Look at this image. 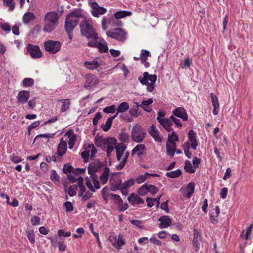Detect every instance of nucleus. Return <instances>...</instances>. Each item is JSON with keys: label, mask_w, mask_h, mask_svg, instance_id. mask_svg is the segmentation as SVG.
Masks as SVG:
<instances>
[{"label": "nucleus", "mask_w": 253, "mask_h": 253, "mask_svg": "<svg viewBox=\"0 0 253 253\" xmlns=\"http://www.w3.org/2000/svg\"><path fill=\"white\" fill-rule=\"evenodd\" d=\"M62 170L65 174H71L73 173L75 169L70 164L66 163L64 165Z\"/></svg>", "instance_id": "36"}, {"label": "nucleus", "mask_w": 253, "mask_h": 253, "mask_svg": "<svg viewBox=\"0 0 253 253\" xmlns=\"http://www.w3.org/2000/svg\"><path fill=\"white\" fill-rule=\"evenodd\" d=\"M86 180L85 184L87 187L92 192H95L96 190L94 186H92L91 182L89 178L88 177L85 178Z\"/></svg>", "instance_id": "54"}, {"label": "nucleus", "mask_w": 253, "mask_h": 253, "mask_svg": "<svg viewBox=\"0 0 253 253\" xmlns=\"http://www.w3.org/2000/svg\"><path fill=\"white\" fill-rule=\"evenodd\" d=\"M169 202V200H167L166 202L161 203L160 206V208L162 210L165 211L166 213H169V210L168 206Z\"/></svg>", "instance_id": "61"}, {"label": "nucleus", "mask_w": 253, "mask_h": 253, "mask_svg": "<svg viewBox=\"0 0 253 253\" xmlns=\"http://www.w3.org/2000/svg\"><path fill=\"white\" fill-rule=\"evenodd\" d=\"M158 221L160 222L159 224V227L160 229L167 228L169 227L172 223V219L168 215H163L160 216Z\"/></svg>", "instance_id": "16"}, {"label": "nucleus", "mask_w": 253, "mask_h": 253, "mask_svg": "<svg viewBox=\"0 0 253 253\" xmlns=\"http://www.w3.org/2000/svg\"><path fill=\"white\" fill-rule=\"evenodd\" d=\"M182 173L181 170L177 169L175 170L166 172V176L169 178H175L180 176Z\"/></svg>", "instance_id": "32"}, {"label": "nucleus", "mask_w": 253, "mask_h": 253, "mask_svg": "<svg viewBox=\"0 0 253 253\" xmlns=\"http://www.w3.org/2000/svg\"><path fill=\"white\" fill-rule=\"evenodd\" d=\"M27 51L33 59H37L42 56V53L39 45L29 43L26 47Z\"/></svg>", "instance_id": "8"}, {"label": "nucleus", "mask_w": 253, "mask_h": 253, "mask_svg": "<svg viewBox=\"0 0 253 253\" xmlns=\"http://www.w3.org/2000/svg\"><path fill=\"white\" fill-rule=\"evenodd\" d=\"M79 23V19L77 18H65L64 28L68 38L71 41L73 38V31Z\"/></svg>", "instance_id": "5"}, {"label": "nucleus", "mask_w": 253, "mask_h": 253, "mask_svg": "<svg viewBox=\"0 0 253 253\" xmlns=\"http://www.w3.org/2000/svg\"><path fill=\"white\" fill-rule=\"evenodd\" d=\"M112 123V118H108L105 124H102L101 125V127L104 131L107 132L111 128Z\"/></svg>", "instance_id": "35"}, {"label": "nucleus", "mask_w": 253, "mask_h": 253, "mask_svg": "<svg viewBox=\"0 0 253 253\" xmlns=\"http://www.w3.org/2000/svg\"><path fill=\"white\" fill-rule=\"evenodd\" d=\"M3 4L6 6H8L9 11H13L15 8V3L13 0H2Z\"/></svg>", "instance_id": "41"}, {"label": "nucleus", "mask_w": 253, "mask_h": 253, "mask_svg": "<svg viewBox=\"0 0 253 253\" xmlns=\"http://www.w3.org/2000/svg\"><path fill=\"white\" fill-rule=\"evenodd\" d=\"M127 200L132 206L144 203V200L134 193L129 195L127 197Z\"/></svg>", "instance_id": "15"}, {"label": "nucleus", "mask_w": 253, "mask_h": 253, "mask_svg": "<svg viewBox=\"0 0 253 253\" xmlns=\"http://www.w3.org/2000/svg\"><path fill=\"white\" fill-rule=\"evenodd\" d=\"M146 135L145 129L139 124H135L133 126L131 132L132 141L138 143H141L145 138Z\"/></svg>", "instance_id": "4"}, {"label": "nucleus", "mask_w": 253, "mask_h": 253, "mask_svg": "<svg viewBox=\"0 0 253 253\" xmlns=\"http://www.w3.org/2000/svg\"><path fill=\"white\" fill-rule=\"evenodd\" d=\"M36 19V16L33 13L31 12H26L23 17V21L25 24L29 23L31 20Z\"/></svg>", "instance_id": "29"}, {"label": "nucleus", "mask_w": 253, "mask_h": 253, "mask_svg": "<svg viewBox=\"0 0 253 253\" xmlns=\"http://www.w3.org/2000/svg\"><path fill=\"white\" fill-rule=\"evenodd\" d=\"M67 147L65 146H60L58 145L57 154L58 156L62 157L66 152Z\"/></svg>", "instance_id": "50"}, {"label": "nucleus", "mask_w": 253, "mask_h": 253, "mask_svg": "<svg viewBox=\"0 0 253 253\" xmlns=\"http://www.w3.org/2000/svg\"><path fill=\"white\" fill-rule=\"evenodd\" d=\"M85 83L84 86L86 89L95 86L98 83V80L97 77L92 74H87L85 76Z\"/></svg>", "instance_id": "9"}, {"label": "nucleus", "mask_w": 253, "mask_h": 253, "mask_svg": "<svg viewBox=\"0 0 253 253\" xmlns=\"http://www.w3.org/2000/svg\"><path fill=\"white\" fill-rule=\"evenodd\" d=\"M179 140L178 136L174 131H172L171 133L168 134V138L167 143H169L171 145L172 148L175 149L176 148V144L175 142Z\"/></svg>", "instance_id": "22"}, {"label": "nucleus", "mask_w": 253, "mask_h": 253, "mask_svg": "<svg viewBox=\"0 0 253 253\" xmlns=\"http://www.w3.org/2000/svg\"><path fill=\"white\" fill-rule=\"evenodd\" d=\"M159 123L165 129L172 125V122L168 118H164L163 120H161Z\"/></svg>", "instance_id": "40"}, {"label": "nucleus", "mask_w": 253, "mask_h": 253, "mask_svg": "<svg viewBox=\"0 0 253 253\" xmlns=\"http://www.w3.org/2000/svg\"><path fill=\"white\" fill-rule=\"evenodd\" d=\"M71 232L68 231L65 232L64 230L63 229H59L58 231L57 235L59 237H68L71 236Z\"/></svg>", "instance_id": "60"}, {"label": "nucleus", "mask_w": 253, "mask_h": 253, "mask_svg": "<svg viewBox=\"0 0 253 253\" xmlns=\"http://www.w3.org/2000/svg\"><path fill=\"white\" fill-rule=\"evenodd\" d=\"M27 237L31 244H34L35 242V234L33 230L26 231Z\"/></svg>", "instance_id": "43"}, {"label": "nucleus", "mask_w": 253, "mask_h": 253, "mask_svg": "<svg viewBox=\"0 0 253 253\" xmlns=\"http://www.w3.org/2000/svg\"><path fill=\"white\" fill-rule=\"evenodd\" d=\"M61 47V43L57 41L48 40L44 42V48L45 51L50 54H55L59 51Z\"/></svg>", "instance_id": "7"}, {"label": "nucleus", "mask_w": 253, "mask_h": 253, "mask_svg": "<svg viewBox=\"0 0 253 253\" xmlns=\"http://www.w3.org/2000/svg\"><path fill=\"white\" fill-rule=\"evenodd\" d=\"M132 15V12L130 11L122 10L115 12L114 14L115 19H120L127 16H130Z\"/></svg>", "instance_id": "27"}, {"label": "nucleus", "mask_w": 253, "mask_h": 253, "mask_svg": "<svg viewBox=\"0 0 253 253\" xmlns=\"http://www.w3.org/2000/svg\"><path fill=\"white\" fill-rule=\"evenodd\" d=\"M60 101L62 102L61 112H64L66 111L70 107V102L69 99H62L60 100Z\"/></svg>", "instance_id": "39"}, {"label": "nucleus", "mask_w": 253, "mask_h": 253, "mask_svg": "<svg viewBox=\"0 0 253 253\" xmlns=\"http://www.w3.org/2000/svg\"><path fill=\"white\" fill-rule=\"evenodd\" d=\"M91 11V13L93 16L99 17L100 15L105 13L107 12V9L99 6L97 2L93 1L90 3Z\"/></svg>", "instance_id": "11"}, {"label": "nucleus", "mask_w": 253, "mask_h": 253, "mask_svg": "<svg viewBox=\"0 0 253 253\" xmlns=\"http://www.w3.org/2000/svg\"><path fill=\"white\" fill-rule=\"evenodd\" d=\"M32 225L35 226L40 224V218L38 216L34 215L31 218Z\"/></svg>", "instance_id": "59"}, {"label": "nucleus", "mask_w": 253, "mask_h": 253, "mask_svg": "<svg viewBox=\"0 0 253 253\" xmlns=\"http://www.w3.org/2000/svg\"><path fill=\"white\" fill-rule=\"evenodd\" d=\"M58 18L55 12H48L44 18L43 31L47 33H51L55 30L58 24Z\"/></svg>", "instance_id": "2"}, {"label": "nucleus", "mask_w": 253, "mask_h": 253, "mask_svg": "<svg viewBox=\"0 0 253 253\" xmlns=\"http://www.w3.org/2000/svg\"><path fill=\"white\" fill-rule=\"evenodd\" d=\"M0 27L3 31L7 33L10 32L11 30L10 24L7 22L0 23Z\"/></svg>", "instance_id": "51"}, {"label": "nucleus", "mask_w": 253, "mask_h": 253, "mask_svg": "<svg viewBox=\"0 0 253 253\" xmlns=\"http://www.w3.org/2000/svg\"><path fill=\"white\" fill-rule=\"evenodd\" d=\"M134 184V180L133 178H130L128 180L126 181L122 186V188L123 189H127V188H129L130 187L133 185Z\"/></svg>", "instance_id": "46"}, {"label": "nucleus", "mask_w": 253, "mask_h": 253, "mask_svg": "<svg viewBox=\"0 0 253 253\" xmlns=\"http://www.w3.org/2000/svg\"><path fill=\"white\" fill-rule=\"evenodd\" d=\"M123 238V235L119 234L118 238L116 236L113 237L110 236L109 240L114 247L117 249H121V247L126 244V241Z\"/></svg>", "instance_id": "13"}, {"label": "nucleus", "mask_w": 253, "mask_h": 253, "mask_svg": "<svg viewBox=\"0 0 253 253\" xmlns=\"http://www.w3.org/2000/svg\"><path fill=\"white\" fill-rule=\"evenodd\" d=\"M30 91L28 90L20 91L17 96V100L18 103L24 104L26 103L30 97Z\"/></svg>", "instance_id": "17"}, {"label": "nucleus", "mask_w": 253, "mask_h": 253, "mask_svg": "<svg viewBox=\"0 0 253 253\" xmlns=\"http://www.w3.org/2000/svg\"><path fill=\"white\" fill-rule=\"evenodd\" d=\"M188 137L191 143L192 149L196 150L199 144L196 132L193 129L189 130L188 132Z\"/></svg>", "instance_id": "18"}, {"label": "nucleus", "mask_w": 253, "mask_h": 253, "mask_svg": "<svg viewBox=\"0 0 253 253\" xmlns=\"http://www.w3.org/2000/svg\"><path fill=\"white\" fill-rule=\"evenodd\" d=\"M129 108V106L127 102H122L118 106L116 109L118 111V113H124Z\"/></svg>", "instance_id": "30"}, {"label": "nucleus", "mask_w": 253, "mask_h": 253, "mask_svg": "<svg viewBox=\"0 0 253 253\" xmlns=\"http://www.w3.org/2000/svg\"><path fill=\"white\" fill-rule=\"evenodd\" d=\"M130 223L138 227L139 228L143 229H144V226L142 225V221L139 220H131L130 221Z\"/></svg>", "instance_id": "57"}, {"label": "nucleus", "mask_w": 253, "mask_h": 253, "mask_svg": "<svg viewBox=\"0 0 253 253\" xmlns=\"http://www.w3.org/2000/svg\"><path fill=\"white\" fill-rule=\"evenodd\" d=\"M134 103L135 104V106L128 109V112L131 116L136 118L141 114L140 112L138 113V107H139V104L137 102H134Z\"/></svg>", "instance_id": "28"}, {"label": "nucleus", "mask_w": 253, "mask_h": 253, "mask_svg": "<svg viewBox=\"0 0 253 253\" xmlns=\"http://www.w3.org/2000/svg\"><path fill=\"white\" fill-rule=\"evenodd\" d=\"M81 35L85 38L88 42L98 40L99 36L96 29L93 27L91 20L84 19L80 24Z\"/></svg>", "instance_id": "1"}, {"label": "nucleus", "mask_w": 253, "mask_h": 253, "mask_svg": "<svg viewBox=\"0 0 253 253\" xmlns=\"http://www.w3.org/2000/svg\"><path fill=\"white\" fill-rule=\"evenodd\" d=\"M143 77L139 76L138 78V81L142 85L147 86V90L151 92L155 88V83L157 80V75L155 74L150 75L148 72H144Z\"/></svg>", "instance_id": "3"}, {"label": "nucleus", "mask_w": 253, "mask_h": 253, "mask_svg": "<svg viewBox=\"0 0 253 253\" xmlns=\"http://www.w3.org/2000/svg\"><path fill=\"white\" fill-rule=\"evenodd\" d=\"M34 84V80L32 78H25L22 82V84L26 87L32 86Z\"/></svg>", "instance_id": "44"}, {"label": "nucleus", "mask_w": 253, "mask_h": 253, "mask_svg": "<svg viewBox=\"0 0 253 253\" xmlns=\"http://www.w3.org/2000/svg\"><path fill=\"white\" fill-rule=\"evenodd\" d=\"M63 208L66 212H71L74 210L73 204L69 201H66L64 203Z\"/></svg>", "instance_id": "42"}, {"label": "nucleus", "mask_w": 253, "mask_h": 253, "mask_svg": "<svg viewBox=\"0 0 253 253\" xmlns=\"http://www.w3.org/2000/svg\"><path fill=\"white\" fill-rule=\"evenodd\" d=\"M201 236L198 230L194 228L193 231V239L192 241L193 247L195 248V251L198 252L200 249V244L198 241V237Z\"/></svg>", "instance_id": "25"}, {"label": "nucleus", "mask_w": 253, "mask_h": 253, "mask_svg": "<svg viewBox=\"0 0 253 253\" xmlns=\"http://www.w3.org/2000/svg\"><path fill=\"white\" fill-rule=\"evenodd\" d=\"M9 159L10 161L15 164L19 163L22 161V159L19 157L15 156L14 154L10 155L9 156Z\"/></svg>", "instance_id": "64"}, {"label": "nucleus", "mask_w": 253, "mask_h": 253, "mask_svg": "<svg viewBox=\"0 0 253 253\" xmlns=\"http://www.w3.org/2000/svg\"><path fill=\"white\" fill-rule=\"evenodd\" d=\"M201 159L197 157H194L193 158L192 164L195 169L199 167V165L201 163Z\"/></svg>", "instance_id": "63"}, {"label": "nucleus", "mask_w": 253, "mask_h": 253, "mask_svg": "<svg viewBox=\"0 0 253 253\" xmlns=\"http://www.w3.org/2000/svg\"><path fill=\"white\" fill-rule=\"evenodd\" d=\"M125 128H122L118 135V139L123 143L127 142L129 141V135L127 133L125 132Z\"/></svg>", "instance_id": "31"}, {"label": "nucleus", "mask_w": 253, "mask_h": 253, "mask_svg": "<svg viewBox=\"0 0 253 253\" xmlns=\"http://www.w3.org/2000/svg\"><path fill=\"white\" fill-rule=\"evenodd\" d=\"M113 20V17L111 15V17L109 19V23L111 24L113 26L121 27L123 26V23L119 20V19H115V20H113V22L111 23V20Z\"/></svg>", "instance_id": "47"}, {"label": "nucleus", "mask_w": 253, "mask_h": 253, "mask_svg": "<svg viewBox=\"0 0 253 253\" xmlns=\"http://www.w3.org/2000/svg\"><path fill=\"white\" fill-rule=\"evenodd\" d=\"M98 40H93L92 42H88L87 45L88 47L97 48L100 53H105L108 51V47L107 43L98 42Z\"/></svg>", "instance_id": "10"}, {"label": "nucleus", "mask_w": 253, "mask_h": 253, "mask_svg": "<svg viewBox=\"0 0 253 253\" xmlns=\"http://www.w3.org/2000/svg\"><path fill=\"white\" fill-rule=\"evenodd\" d=\"M99 134L94 138V143L98 148L102 149L103 146L106 147V145L112 144L117 145V140L114 137L108 136L106 138H103L102 136L98 137Z\"/></svg>", "instance_id": "6"}, {"label": "nucleus", "mask_w": 253, "mask_h": 253, "mask_svg": "<svg viewBox=\"0 0 253 253\" xmlns=\"http://www.w3.org/2000/svg\"><path fill=\"white\" fill-rule=\"evenodd\" d=\"M187 189H189L190 190L186 193V197L187 198H190L192 195L194 193L195 190V183L194 182H189L186 186Z\"/></svg>", "instance_id": "34"}, {"label": "nucleus", "mask_w": 253, "mask_h": 253, "mask_svg": "<svg viewBox=\"0 0 253 253\" xmlns=\"http://www.w3.org/2000/svg\"><path fill=\"white\" fill-rule=\"evenodd\" d=\"M97 58H96L92 61H85L84 65L86 68L89 70L97 69L100 66V64L97 62Z\"/></svg>", "instance_id": "26"}, {"label": "nucleus", "mask_w": 253, "mask_h": 253, "mask_svg": "<svg viewBox=\"0 0 253 253\" xmlns=\"http://www.w3.org/2000/svg\"><path fill=\"white\" fill-rule=\"evenodd\" d=\"M103 166V164L99 159H95L90 163L87 167L88 173L90 175L96 174L95 173L100 171V169Z\"/></svg>", "instance_id": "12"}, {"label": "nucleus", "mask_w": 253, "mask_h": 253, "mask_svg": "<svg viewBox=\"0 0 253 253\" xmlns=\"http://www.w3.org/2000/svg\"><path fill=\"white\" fill-rule=\"evenodd\" d=\"M210 97L211 99L212 105L213 106L212 113L214 115H216L218 114L219 108L218 98L214 93H211Z\"/></svg>", "instance_id": "19"}, {"label": "nucleus", "mask_w": 253, "mask_h": 253, "mask_svg": "<svg viewBox=\"0 0 253 253\" xmlns=\"http://www.w3.org/2000/svg\"><path fill=\"white\" fill-rule=\"evenodd\" d=\"M92 197V193L90 192L89 191H87L84 193V194L83 195V197H82V202H84Z\"/></svg>", "instance_id": "58"}, {"label": "nucleus", "mask_w": 253, "mask_h": 253, "mask_svg": "<svg viewBox=\"0 0 253 253\" xmlns=\"http://www.w3.org/2000/svg\"><path fill=\"white\" fill-rule=\"evenodd\" d=\"M148 189H147V183H145L138 189V194L141 196H145L148 192Z\"/></svg>", "instance_id": "37"}, {"label": "nucleus", "mask_w": 253, "mask_h": 253, "mask_svg": "<svg viewBox=\"0 0 253 253\" xmlns=\"http://www.w3.org/2000/svg\"><path fill=\"white\" fill-rule=\"evenodd\" d=\"M114 31L116 32V40L124 42L126 39V32L122 28H116L114 29Z\"/></svg>", "instance_id": "23"}, {"label": "nucleus", "mask_w": 253, "mask_h": 253, "mask_svg": "<svg viewBox=\"0 0 253 253\" xmlns=\"http://www.w3.org/2000/svg\"><path fill=\"white\" fill-rule=\"evenodd\" d=\"M149 133L156 141L159 143L162 142V138L159 135V132L154 125L151 126V129L149 131Z\"/></svg>", "instance_id": "21"}, {"label": "nucleus", "mask_w": 253, "mask_h": 253, "mask_svg": "<svg viewBox=\"0 0 253 253\" xmlns=\"http://www.w3.org/2000/svg\"><path fill=\"white\" fill-rule=\"evenodd\" d=\"M50 179L53 182H58L59 181V176L58 175L55 170L52 169L50 175Z\"/></svg>", "instance_id": "52"}, {"label": "nucleus", "mask_w": 253, "mask_h": 253, "mask_svg": "<svg viewBox=\"0 0 253 253\" xmlns=\"http://www.w3.org/2000/svg\"><path fill=\"white\" fill-rule=\"evenodd\" d=\"M173 116L182 119L183 121L188 120V115L186 110L183 107H178L172 111Z\"/></svg>", "instance_id": "14"}, {"label": "nucleus", "mask_w": 253, "mask_h": 253, "mask_svg": "<svg viewBox=\"0 0 253 253\" xmlns=\"http://www.w3.org/2000/svg\"><path fill=\"white\" fill-rule=\"evenodd\" d=\"M148 192L154 195L158 192V188L154 185L147 184Z\"/></svg>", "instance_id": "49"}, {"label": "nucleus", "mask_w": 253, "mask_h": 253, "mask_svg": "<svg viewBox=\"0 0 253 253\" xmlns=\"http://www.w3.org/2000/svg\"><path fill=\"white\" fill-rule=\"evenodd\" d=\"M170 119L173 122L176 127H182V124L181 123L180 120L174 117L173 115H171L170 117Z\"/></svg>", "instance_id": "62"}, {"label": "nucleus", "mask_w": 253, "mask_h": 253, "mask_svg": "<svg viewBox=\"0 0 253 253\" xmlns=\"http://www.w3.org/2000/svg\"><path fill=\"white\" fill-rule=\"evenodd\" d=\"M145 150H146V147L144 144H137L131 151V155L133 156L135 153H137V155L138 157H141L145 153L144 152Z\"/></svg>", "instance_id": "20"}, {"label": "nucleus", "mask_w": 253, "mask_h": 253, "mask_svg": "<svg viewBox=\"0 0 253 253\" xmlns=\"http://www.w3.org/2000/svg\"><path fill=\"white\" fill-rule=\"evenodd\" d=\"M92 182L94 184V187L95 189H99L100 188L99 181L98 180V176L97 174L90 175Z\"/></svg>", "instance_id": "45"}, {"label": "nucleus", "mask_w": 253, "mask_h": 253, "mask_svg": "<svg viewBox=\"0 0 253 253\" xmlns=\"http://www.w3.org/2000/svg\"><path fill=\"white\" fill-rule=\"evenodd\" d=\"M82 9L80 8H75L73 10L67 15L66 18L69 19L70 18H83L84 15L82 13Z\"/></svg>", "instance_id": "24"}, {"label": "nucleus", "mask_w": 253, "mask_h": 253, "mask_svg": "<svg viewBox=\"0 0 253 253\" xmlns=\"http://www.w3.org/2000/svg\"><path fill=\"white\" fill-rule=\"evenodd\" d=\"M102 118V115L101 113L100 112H97L92 119L93 125L94 126H96L98 124L99 120H100Z\"/></svg>", "instance_id": "53"}, {"label": "nucleus", "mask_w": 253, "mask_h": 253, "mask_svg": "<svg viewBox=\"0 0 253 253\" xmlns=\"http://www.w3.org/2000/svg\"><path fill=\"white\" fill-rule=\"evenodd\" d=\"M184 169L185 171L187 172L190 173L195 172V168L192 166L191 162L189 160L185 161Z\"/></svg>", "instance_id": "33"}, {"label": "nucleus", "mask_w": 253, "mask_h": 253, "mask_svg": "<svg viewBox=\"0 0 253 253\" xmlns=\"http://www.w3.org/2000/svg\"><path fill=\"white\" fill-rule=\"evenodd\" d=\"M81 157L84 160V163H87L89 157V150H85L81 152Z\"/></svg>", "instance_id": "56"}, {"label": "nucleus", "mask_w": 253, "mask_h": 253, "mask_svg": "<svg viewBox=\"0 0 253 253\" xmlns=\"http://www.w3.org/2000/svg\"><path fill=\"white\" fill-rule=\"evenodd\" d=\"M166 149L167 154L170 157H173L175 153V149L172 148V147L168 143L166 144Z\"/></svg>", "instance_id": "48"}, {"label": "nucleus", "mask_w": 253, "mask_h": 253, "mask_svg": "<svg viewBox=\"0 0 253 253\" xmlns=\"http://www.w3.org/2000/svg\"><path fill=\"white\" fill-rule=\"evenodd\" d=\"M151 55L150 52L146 49H142L141 50V53L140 54V58L141 61H145L147 60L148 57H151Z\"/></svg>", "instance_id": "38"}, {"label": "nucleus", "mask_w": 253, "mask_h": 253, "mask_svg": "<svg viewBox=\"0 0 253 253\" xmlns=\"http://www.w3.org/2000/svg\"><path fill=\"white\" fill-rule=\"evenodd\" d=\"M116 109V106L115 105H112L109 106H107L103 109V112L106 113H114Z\"/></svg>", "instance_id": "55"}]
</instances>
